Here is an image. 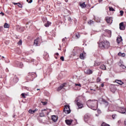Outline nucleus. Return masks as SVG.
I'll list each match as a JSON object with an SVG mask.
<instances>
[{"label": "nucleus", "mask_w": 126, "mask_h": 126, "mask_svg": "<svg viewBox=\"0 0 126 126\" xmlns=\"http://www.w3.org/2000/svg\"><path fill=\"white\" fill-rule=\"evenodd\" d=\"M99 47L102 48V47L108 48L110 47V43L108 41H103L99 44Z\"/></svg>", "instance_id": "1"}, {"label": "nucleus", "mask_w": 126, "mask_h": 126, "mask_svg": "<svg viewBox=\"0 0 126 126\" xmlns=\"http://www.w3.org/2000/svg\"><path fill=\"white\" fill-rule=\"evenodd\" d=\"M64 112L65 114H70L71 111L70 109L69 108V105H66L64 106Z\"/></svg>", "instance_id": "2"}, {"label": "nucleus", "mask_w": 126, "mask_h": 126, "mask_svg": "<svg viewBox=\"0 0 126 126\" xmlns=\"http://www.w3.org/2000/svg\"><path fill=\"white\" fill-rule=\"evenodd\" d=\"M87 104L88 106H89L90 107H94V106H95V104H94V101L90 100L87 101Z\"/></svg>", "instance_id": "3"}, {"label": "nucleus", "mask_w": 126, "mask_h": 126, "mask_svg": "<svg viewBox=\"0 0 126 126\" xmlns=\"http://www.w3.org/2000/svg\"><path fill=\"white\" fill-rule=\"evenodd\" d=\"M119 26L120 30H125V29H126V26H125V25H124L123 22L119 24Z\"/></svg>", "instance_id": "4"}, {"label": "nucleus", "mask_w": 126, "mask_h": 126, "mask_svg": "<svg viewBox=\"0 0 126 126\" xmlns=\"http://www.w3.org/2000/svg\"><path fill=\"white\" fill-rule=\"evenodd\" d=\"M117 41L118 44H120V43L123 42V38H122V36H118L117 39Z\"/></svg>", "instance_id": "5"}, {"label": "nucleus", "mask_w": 126, "mask_h": 126, "mask_svg": "<svg viewBox=\"0 0 126 126\" xmlns=\"http://www.w3.org/2000/svg\"><path fill=\"white\" fill-rule=\"evenodd\" d=\"M58 117L56 115H53L52 116V120L53 122H57L58 121Z\"/></svg>", "instance_id": "6"}, {"label": "nucleus", "mask_w": 126, "mask_h": 126, "mask_svg": "<svg viewBox=\"0 0 126 126\" xmlns=\"http://www.w3.org/2000/svg\"><path fill=\"white\" fill-rule=\"evenodd\" d=\"M65 123L68 126H70V125H71V123H72V120H65Z\"/></svg>", "instance_id": "7"}, {"label": "nucleus", "mask_w": 126, "mask_h": 126, "mask_svg": "<svg viewBox=\"0 0 126 126\" xmlns=\"http://www.w3.org/2000/svg\"><path fill=\"white\" fill-rule=\"evenodd\" d=\"M115 82L118 83V84H120V85H123V84H124V82H123L121 80H116Z\"/></svg>", "instance_id": "8"}, {"label": "nucleus", "mask_w": 126, "mask_h": 126, "mask_svg": "<svg viewBox=\"0 0 126 126\" xmlns=\"http://www.w3.org/2000/svg\"><path fill=\"white\" fill-rule=\"evenodd\" d=\"M37 111H38V109L36 108L34 109V110H32V109H30L29 110V113L30 114H34V113H35V112H37Z\"/></svg>", "instance_id": "9"}, {"label": "nucleus", "mask_w": 126, "mask_h": 126, "mask_svg": "<svg viewBox=\"0 0 126 126\" xmlns=\"http://www.w3.org/2000/svg\"><path fill=\"white\" fill-rule=\"evenodd\" d=\"M106 21L107 23L111 24L112 23V22H113V20L112 19V18L109 17L106 19Z\"/></svg>", "instance_id": "10"}, {"label": "nucleus", "mask_w": 126, "mask_h": 126, "mask_svg": "<svg viewBox=\"0 0 126 126\" xmlns=\"http://www.w3.org/2000/svg\"><path fill=\"white\" fill-rule=\"evenodd\" d=\"M77 105L80 109H81L83 107V104H82V103L81 102H77Z\"/></svg>", "instance_id": "11"}, {"label": "nucleus", "mask_w": 126, "mask_h": 126, "mask_svg": "<svg viewBox=\"0 0 126 126\" xmlns=\"http://www.w3.org/2000/svg\"><path fill=\"white\" fill-rule=\"evenodd\" d=\"M126 112V108H121L120 113H121V114H125Z\"/></svg>", "instance_id": "12"}, {"label": "nucleus", "mask_w": 126, "mask_h": 126, "mask_svg": "<svg viewBox=\"0 0 126 126\" xmlns=\"http://www.w3.org/2000/svg\"><path fill=\"white\" fill-rule=\"evenodd\" d=\"M80 6L82 8H84L86 6V4H85V2L80 4Z\"/></svg>", "instance_id": "13"}, {"label": "nucleus", "mask_w": 126, "mask_h": 126, "mask_svg": "<svg viewBox=\"0 0 126 126\" xmlns=\"http://www.w3.org/2000/svg\"><path fill=\"white\" fill-rule=\"evenodd\" d=\"M118 56H119V57H126V54L119 52L118 53Z\"/></svg>", "instance_id": "14"}, {"label": "nucleus", "mask_w": 126, "mask_h": 126, "mask_svg": "<svg viewBox=\"0 0 126 126\" xmlns=\"http://www.w3.org/2000/svg\"><path fill=\"white\" fill-rule=\"evenodd\" d=\"M51 25V22H47V23L45 24V27H49Z\"/></svg>", "instance_id": "15"}, {"label": "nucleus", "mask_w": 126, "mask_h": 126, "mask_svg": "<svg viewBox=\"0 0 126 126\" xmlns=\"http://www.w3.org/2000/svg\"><path fill=\"white\" fill-rule=\"evenodd\" d=\"M9 27V24L5 23L4 25V28H8Z\"/></svg>", "instance_id": "16"}, {"label": "nucleus", "mask_w": 126, "mask_h": 126, "mask_svg": "<svg viewBox=\"0 0 126 126\" xmlns=\"http://www.w3.org/2000/svg\"><path fill=\"white\" fill-rule=\"evenodd\" d=\"M85 57V56H84V55H83V54H81L80 55V59H81L82 60H84V58Z\"/></svg>", "instance_id": "17"}, {"label": "nucleus", "mask_w": 126, "mask_h": 126, "mask_svg": "<svg viewBox=\"0 0 126 126\" xmlns=\"http://www.w3.org/2000/svg\"><path fill=\"white\" fill-rule=\"evenodd\" d=\"M38 39H36L34 40V45H35V46H38Z\"/></svg>", "instance_id": "18"}, {"label": "nucleus", "mask_w": 126, "mask_h": 126, "mask_svg": "<svg viewBox=\"0 0 126 126\" xmlns=\"http://www.w3.org/2000/svg\"><path fill=\"white\" fill-rule=\"evenodd\" d=\"M13 4H18L19 7H22V4H20V3H13Z\"/></svg>", "instance_id": "19"}, {"label": "nucleus", "mask_w": 126, "mask_h": 126, "mask_svg": "<svg viewBox=\"0 0 126 126\" xmlns=\"http://www.w3.org/2000/svg\"><path fill=\"white\" fill-rule=\"evenodd\" d=\"M100 68L101 69H106V66H105V65H101L100 66Z\"/></svg>", "instance_id": "20"}, {"label": "nucleus", "mask_w": 126, "mask_h": 126, "mask_svg": "<svg viewBox=\"0 0 126 126\" xmlns=\"http://www.w3.org/2000/svg\"><path fill=\"white\" fill-rule=\"evenodd\" d=\"M87 73L88 74H91L92 73V70H88L87 71Z\"/></svg>", "instance_id": "21"}, {"label": "nucleus", "mask_w": 126, "mask_h": 126, "mask_svg": "<svg viewBox=\"0 0 126 126\" xmlns=\"http://www.w3.org/2000/svg\"><path fill=\"white\" fill-rule=\"evenodd\" d=\"M109 8L110 11H115V9H114V8L112 7H109Z\"/></svg>", "instance_id": "22"}, {"label": "nucleus", "mask_w": 126, "mask_h": 126, "mask_svg": "<svg viewBox=\"0 0 126 126\" xmlns=\"http://www.w3.org/2000/svg\"><path fill=\"white\" fill-rule=\"evenodd\" d=\"M120 66H121V67H122V68H124V69L126 68V66L125 65H124V64H122L120 65Z\"/></svg>", "instance_id": "23"}, {"label": "nucleus", "mask_w": 126, "mask_h": 126, "mask_svg": "<svg viewBox=\"0 0 126 126\" xmlns=\"http://www.w3.org/2000/svg\"><path fill=\"white\" fill-rule=\"evenodd\" d=\"M41 103H42V104L45 106V105H47L48 104V102L47 101H41Z\"/></svg>", "instance_id": "24"}, {"label": "nucleus", "mask_w": 126, "mask_h": 126, "mask_svg": "<svg viewBox=\"0 0 126 126\" xmlns=\"http://www.w3.org/2000/svg\"><path fill=\"white\" fill-rule=\"evenodd\" d=\"M18 45H22V40H20L18 43Z\"/></svg>", "instance_id": "25"}, {"label": "nucleus", "mask_w": 126, "mask_h": 126, "mask_svg": "<svg viewBox=\"0 0 126 126\" xmlns=\"http://www.w3.org/2000/svg\"><path fill=\"white\" fill-rule=\"evenodd\" d=\"M120 15H121V16H123V14H124V11H120Z\"/></svg>", "instance_id": "26"}, {"label": "nucleus", "mask_w": 126, "mask_h": 126, "mask_svg": "<svg viewBox=\"0 0 126 126\" xmlns=\"http://www.w3.org/2000/svg\"><path fill=\"white\" fill-rule=\"evenodd\" d=\"M75 86H79L80 87H81V84H75Z\"/></svg>", "instance_id": "27"}, {"label": "nucleus", "mask_w": 126, "mask_h": 126, "mask_svg": "<svg viewBox=\"0 0 126 126\" xmlns=\"http://www.w3.org/2000/svg\"><path fill=\"white\" fill-rule=\"evenodd\" d=\"M60 59L62 60L63 62L64 61V58H63V57H61Z\"/></svg>", "instance_id": "28"}, {"label": "nucleus", "mask_w": 126, "mask_h": 126, "mask_svg": "<svg viewBox=\"0 0 126 126\" xmlns=\"http://www.w3.org/2000/svg\"><path fill=\"white\" fill-rule=\"evenodd\" d=\"M89 24H91L92 23H93V21L91 20L88 22Z\"/></svg>", "instance_id": "29"}, {"label": "nucleus", "mask_w": 126, "mask_h": 126, "mask_svg": "<svg viewBox=\"0 0 126 126\" xmlns=\"http://www.w3.org/2000/svg\"><path fill=\"white\" fill-rule=\"evenodd\" d=\"M22 96L23 98H26L25 94H22Z\"/></svg>", "instance_id": "30"}, {"label": "nucleus", "mask_w": 126, "mask_h": 126, "mask_svg": "<svg viewBox=\"0 0 126 126\" xmlns=\"http://www.w3.org/2000/svg\"><path fill=\"white\" fill-rule=\"evenodd\" d=\"M32 2H33V0H30L29 1V3H32Z\"/></svg>", "instance_id": "31"}, {"label": "nucleus", "mask_w": 126, "mask_h": 126, "mask_svg": "<svg viewBox=\"0 0 126 126\" xmlns=\"http://www.w3.org/2000/svg\"><path fill=\"white\" fill-rule=\"evenodd\" d=\"M108 33L109 34V35H111V34H112V32H111V31H108Z\"/></svg>", "instance_id": "32"}, {"label": "nucleus", "mask_w": 126, "mask_h": 126, "mask_svg": "<svg viewBox=\"0 0 126 126\" xmlns=\"http://www.w3.org/2000/svg\"><path fill=\"white\" fill-rule=\"evenodd\" d=\"M101 87H104V84H103V83L101 84Z\"/></svg>", "instance_id": "33"}, {"label": "nucleus", "mask_w": 126, "mask_h": 126, "mask_svg": "<svg viewBox=\"0 0 126 126\" xmlns=\"http://www.w3.org/2000/svg\"><path fill=\"white\" fill-rule=\"evenodd\" d=\"M1 14H2V16L4 15V13L1 12Z\"/></svg>", "instance_id": "34"}, {"label": "nucleus", "mask_w": 126, "mask_h": 126, "mask_svg": "<svg viewBox=\"0 0 126 126\" xmlns=\"http://www.w3.org/2000/svg\"><path fill=\"white\" fill-rule=\"evenodd\" d=\"M125 126H126V121H125Z\"/></svg>", "instance_id": "35"}, {"label": "nucleus", "mask_w": 126, "mask_h": 126, "mask_svg": "<svg viewBox=\"0 0 126 126\" xmlns=\"http://www.w3.org/2000/svg\"><path fill=\"white\" fill-rule=\"evenodd\" d=\"M59 89H62V88H61V87H60L59 88Z\"/></svg>", "instance_id": "36"}, {"label": "nucleus", "mask_w": 126, "mask_h": 126, "mask_svg": "<svg viewBox=\"0 0 126 126\" xmlns=\"http://www.w3.org/2000/svg\"><path fill=\"white\" fill-rule=\"evenodd\" d=\"M91 90H93V91H96V90H95L91 89Z\"/></svg>", "instance_id": "37"}, {"label": "nucleus", "mask_w": 126, "mask_h": 126, "mask_svg": "<svg viewBox=\"0 0 126 126\" xmlns=\"http://www.w3.org/2000/svg\"><path fill=\"white\" fill-rule=\"evenodd\" d=\"M56 55H57V56H59V53H56Z\"/></svg>", "instance_id": "38"}, {"label": "nucleus", "mask_w": 126, "mask_h": 126, "mask_svg": "<svg viewBox=\"0 0 126 126\" xmlns=\"http://www.w3.org/2000/svg\"><path fill=\"white\" fill-rule=\"evenodd\" d=\"M27 1L28 2H29V0H27Z\"/></svg>", "instance_id": "39"}, {"label": "nucleus", "mask_w": 126, "mask_h": 126, "mask_svg": "<svg viewBox=\"0 0 126 126\" xmlns=\"http://www.w3.org/2000/svg\"><path fill=\"white\" fill-rule=\"evenodd\" d=\"M42 111H46V109H44V110H43Z\"/></svg>", "instance_id": "40"}, {"label": "nucleus", "mask_w": 126, "mask_h": 126, "mask_svg": "<svg viewBox=\"0 0 126 126\" xmlns=\"http://www.w3.org/2000/svg\"><path fill=\"white\" fill-rule=\"evenodd\" d=\"M44 116V114L42 115V116Z\"/></svg>", "instance_id": "41"}, {"label": "nucleus", "mask_w": 126, "mask_h": 126, "mask_svg": "<svg viewBox=\"0 0 126 126\" xmlns=\"http://www.w3.org/2000/svg\"><path fill=\"white\" fill-rule=\"evenodd\" d=\"M37 90H39V89H37Z\"/></svg>", "instance_id": "42"}]
</instances>
